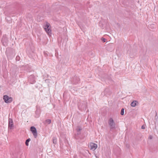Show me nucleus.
Instances as JSON below:
<instances>
[{
    "label": "nucleus",
    "mask_w": 158,
    "mask_h": 158,
    "mask_svg": "<svg viewBox=\"0 0 158 158\" xmlns=\"http://www.w3.org/2000/svg\"><path fill=\"white\" fill-rule=\"evenodd\" d=\"M86 102L85 101H81L79 102L78 107L79 109L81 110H85L87 107Z\"/></svg>",
    "instance_id": "f257e3e1"
},
{
    "label": "nucleus",
    "mask_w": 158,
    "mask_h": 158,
    "mask_svg": "<svg viewBox=\"0 0 158 158\" xmlns=\"http://www.w3.org/2000/svg\"><path fill=\"white\" fill-rule=\"evenodd\" d=\"M81 129L80 128H77V134L79 135L80 134V131H81Z\"/></svg>",
    "instance_id": "dca6fc26"
},
{
    "label": "nucleus",
    "mask_w": 158,
    "mask_h": 158,
    "mask_svg": "<svg viewBox=\"0 0 158 158\" xmlns=\"http://www.w3.org/2000/svg\"><path fill=\"white\" fill-rule=\"evenodd\" d=\"M45 82L47 83H48L50 82V80L49 79H46L45 80Z\"/></svg>",
    "instance_id": "aec40b11"
},
{
    "label": "nucleus",
    "mask_w": 158,
    "mask_h": 158,
    "mask_svg": "<svg viewBox=\"0 0 158 158\" xmlns=\"http://www.w3.org/2000/svg\"><path fill=\"white\" fill-rule=\"evenodd\" d=\"M141 128L143 129H145V126L143 125L141 127Z\"/></svg>",
    "instance_id": "412c9836"
},
{
    "label": "nucleus",
    "mask_w": 158,
    "mask_h": 158,
    "mask_svg": "<svg viewBox=\"0 0 158 158\" xmlns=\"http://www.w3.org/2000/svg\"><path fill=\"white\" fill-rule=\"evenodd\" d=\"M31 131L32 132L35 138H36L37 136V133L36 128L33 126L31 127L30 128Z\"/></svg>",
    "instance_id": "20e7f679"
},
{
    "label": "nucleus",
    "mask_w": 158,
    "mask_h": 158,
    "mask_svg": "<svg viewBox=\"0 0 158 158\" xmlns=\"http://www.w3.org/2000/svg\"><path fill=\"white\" fill-rule=\"evenodd\" d=\"M31 140V139L30 138H28L27 139L26 141H25V144L26 146H28L29 145L28 143Z\"/></svg>",
    "instance_id": "2eb2a0df"
},
{
    "label": "nucleus",
    "mask_w": 158,
    "mask_h": 158,
    "mask_svg": "<svg viewBox=\"0 0 158 158\" xmlns=\"http://www.w3.org/2000/svg\"><path fill=\"white\" fill-rule=\"evenodd\" d=\"M13 127V121L12 119L9 118L8 120V127L11 129Z\"/></svg>",
    "instance_id": "6e6552de"
},
{
    "label": "nucleus",
    "mask_w": 158,
    "mask_h": 158,
    "mask_svg": "<svg viewBox=\"0 0 158 158\" xmlns=\"http://www.w3.org/2000/svg\"><path fill=\"white\" fill-rule=\"evenodd\" d=\"M124 108H122L121 109V113H120V114L121 115H123L124 114Z\"/></svg>",
    "instance_id": "f3484780"
},
{
    "label": "nucleus",
    "mask_w": 158,
    "mask_h": 158,
    "mask_svg": "<svg viewBox=\"0 0 158 158\" xmlns=\"http://www.w3.org/2000/svg\"><path fill=\"white\" fill-rule=\"evenodd\" d=\"M53 143L54 144H56L57 143V138L54 137L53 138Z\"/></svg>",
    "instance_id": "4468645a"
},
{
    "label": "nucleus",
    "mask_w": 158,
    "mask_h": 158,
    "mask_svg": "<svg viewBox=\"0 0 158 158\" xmlns=\"http://www.w3.org/2000/svg\"><path fill=\"white\" fill-rule=\"evenodd\" d=\"M20 59V57L19 56H16V60H19Z\"/></svg>",
    "instance_id": "6ab92c4d"
},
{
    "label": "nucleus",
    "mask_w": 158,
    "mask_h": 158,
    "mask_svg": "<svg viewBox=\"0 0 158 158\" xmlns=\"http://www.w3.org/2000/svg\"><path fill=\"white\" fill-rule=\"evenodd\" d=\"M149 138L150 139H152V137L151 135H150V136L149 137Z\"/></svg>",
    "instance_id": "4be33fe9"
},
{
    "label": "nucleus",
    "mask_w": 158,
    "mask_h": 158,
    "mask_svg": "<svg viewBox=\"0 0 158 158\" xmlns=\"http://www.w3.org/2000/svg\"><path fill=\"white\" fill-rule=\"evenodd\" d=\"M3 99L5 102L6 103H10L12 101V98L11 97H9L7 95H4Z\"/></svg>",
    "instance_id": "f03ea898"
},
{
    "label": "nucleus",
    "mask_w": 158,
    "mask_h": 158,
    "mask_svg": "<svg viewBox=\"0 0 158 158\" xmlns=\"http://www.w3.org/2000/svg\"><path fill=\"white\" fill-rule=\"evenodd\" d=\"M28 79L31 84H33L35 82V77L33 75H31L29 76L28 77Z\"/></svg>",
    "instance_id": "0eeeda50"
},
{
    "label": "nucleus",
    "mask_w": 158,
    "mask_h": 158,
    "mask_svg": "<svg viewBox=\"0 0 158 158\" xmlns=\"http://www.w3.org/2000/svg\"><path fill=\"white\" fill-rule=\"evenodd\" d=\"M80 80L79 78L76 76H75L71 78V81L73 84L78 83Z\"/></svg>",
    "instance_id": "7ed1b4c3"
},
{
    "label": "nucleus",
    "mask_w": 158,
    "mask_h": 158,
    "mask_svg": "<svg viewBox=\"0 0 158 158\" xmlns=\"http://www.w3.org/2000/svg\"><path fill=\"white\" fill-rule=\"evenodd\" d=\"M110 127V130L111 131H113V130L115 128V124H109Z\"/></svg>",
    "instance_id": "9d476101"
},
{
    "label": "nucleus",
    "mask_w": 158,
    "mask_h": 158,
    "mask_svg": "<svg viewBox=\"0 0 158 158\" xmlns=\"http://www.w3.org/2000/svg\"><path fill=\"white\" fill-rule=\"evenodd\" d=\"M50 26V24L47 23L45 26H44V28L46 32L49 35L50 33H51V30L49 28Z\"/></svg>",
    "instance_id": "39448f33"
},
{
    "label": "nucleus",
    "mask_w": 158,
    "mask_h": 158,
    "mask_svg": "<svg viewBox=\"0 0 158 158\" xmlns=\"http://www.w3.org/2000/svg\"><path fill=\"white\" fill-rule=\"evenodd\" d=\"M137 102L136 101H134L131 103V105L132 107H135L136 106Z\"/></svg>",
    "instance_id": "9b49d317"
},
{
    "label": "nucleus",
    "mask_w": 158,
    "mask_h": 158,
    "mask_svg": "<svg viewBox=\"0 0 158 158\" xmlns=\"http://www.w3.org/2000/svg\"><path fill=\"white\" fill-rule=\"evenodd\" d=\"M101 40L103 42H105L106 41V39L103 38H102L101 39Z\"/></svg>",
    "instance_id": "a211bd4d"
},
{
    "label": "nucleus",
    "mask_w": 158,
    "mask_h": 158,
    "mask_svg": "<svg viewBox=\"0 0 158 158\" xmlns=\"http://www.w3.org/2000/svg\"><path fill=\"white\" fill-rule=\"evenodd\" d=\"M89 148L90 150H95L97 148V145L93 143H91L89 145Z\"/></svg>",
    "instance_id": "423d86ee"
},
{
    "label": "nucleus",
    "mask_w": 158,
    "mask_h": 158,
    "mask_svg": "<svg viewBox=\"0 0 158 158\" xmlns=\"http://www.w3.org/2000/svg\"><path fill=\"white\" fill-rule=\"evenodd\" d=\"M51 122V120L49 119H47L44 122L45 124H49Z\"/></svg>",
    "instance_id": "ddd939ff"
},
{
    "label": "nucleus",
    "mask_w": 158,
    "mask_h": 158,
    "mask_svg": "<svg viewBox=\"0 0 158 158\" xmlns=\"http://www.w3.org/2000/svg\"><path fill=\"white\" fill-rule=\"evenodd\" d=\"M126 146L128 148L129 147V145L128 144H126Z\"/></svg>",
    "instance_id": "5701e85b"
},
{
    "label": "nucleus",
    "mask_w": 158,
    "mask_h": 158,
    "mask_svg": "<svg viewBox=\"0 0 158 158\" xmlns=\"http://www.w3.org/2000/svg\"><path fill=\"white\" fill-rule=\"evenodd\" d=\"M109 124H115V123L114 122V120L112 118H110L109 119Z\"/></svg>",
    "instance_id": "f8f14e48"
},
{
    "label": "nucleus",
    "mask_w": 158,
    "mask_h": 158,
    "mask_svg": "<svg viewBox=\"0 0 158 158\" xmlns=\"http://www.w3.org/2000/svg\"><path fill=\"white\" fill-rule=\"evenodd\" d=\"M7 41V39L6 35L3 36L2 40V42L3 44L5 45Z\"/></svg>",
    "instance_id": "1a4fd4ad"
}]
</instances>
